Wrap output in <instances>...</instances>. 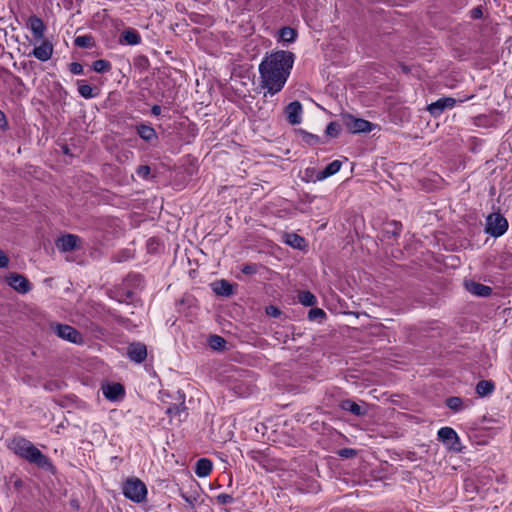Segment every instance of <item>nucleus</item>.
<instances>
[{
	"label": "nucleus",
	"mask_w": 512,
	"mask_h": 512,
	"mask_svg": "<svg viewBox=\"0 0 512 512\" xmlns=\"http://www.w3.org/2000/svg\"><path fill=\"white\" fill-rule=\"evenodd\" d=\"M345 125L351 133H365L372 131L373 124L365 119L355 118L351 115L345 118Z\"/></svg>",
	"instance_id": "6e6552de"
},
{
	"label": "nucleus",
	"mask_w": 512,
	"mask_h": 512,
	"mask_svg": "<svg viewBox=\"0 0 512 512\" xmlns=\"http://www.w3.org/2000/svg\"><path fill=\"white\" fill-rule=\"evenodd\" d=\"M509 224L507 219L499 213L490 214L486 219L485 232L498 238L506 233Z\"/></svg>",
	"instance_id": "20e7f679"
},
{
	"label": "nucleus",
	"mask_w": 512,
	"mask_h": 512,
	"mask_svg": "<svg viewBox=\"0 0 512 512\" xmlns=\"http://www.w3.org/2000/svg\"><path fill=\"white\" fill-rule=\"evenodd\" d=\"M495 384L491 380H481L476 384L475 391L478 396L486 397L493 393Z\"/></svg>",
	"instance_id": "4be33fe9"
},
{
	"label": "nucleus",
	"mask_w": 512,
	"mask_h": 512,
	"mask_svg": "<svg viewBox=\"0 0 512 512\" xmlns=\"http://www.w3.org/2000/svg\"><path fill=\"white\" fill-rule=\"evenodd\" d=\"M92 69L97 73H106L111 70V63L107 60L99 59L92 63Z\"/></svg>",
	"instance_id": "c85d7f7f"
},
{
	"label": "nucleus",
	"mask_w": 512,
	"mask_h": 512,
	"mask_svg": "<svg viewBox=\"0 0 512 512\" xmlns=\"http://www.w3.org/2000/svg\"><path fill=\"white\" fill-rule=\"evenodd\" d=\"M465 287L471 294L479 297H489L492 294L490 286L481 284L479 282L470 281L466 282Z\"/></svg>",
	"instance_id": "4468645a"
},
{
	"label": "nucleus",
	"mask_w": 512,
	"mask_h": 512,
	"mask_svg": "<svg viewBox=\"0 0 512 512\" xmlns=\"http://www.w3.org/2000/svg\"><path fill=\"white\" fill-rule=\"evenodd\" d=\"M69 70L72 74L80 75L83 73V66L78 62H72L69 64Z\"/></svg>",
	"instance_id": "58836bf2"
},
{
	"label": "nucleus",
	"mask_w": 512,
	"mask_h": 512,
	"mask_svg": "<svg viewBox=\"0 0 512 512\" xmlns=\"http://www.w3.org/2000/svg\"><path fill=\"white\" fill-rule=\"evenodd\" d=\"M342 162L334 160L329 163L323 170L318 171L316 174V181H323L326 178L336 174L341 169Z\"/></svg>",
	"instance_id": "dca6fc26"
},
{
	"label": "nucleus",
	"mask_w": 512,
	"mask_h": 512,
	"mask_svg": "<svg viewBox=\"0 0 512 512\" xmlns=\"http://www.w3.org/2000/svg\"><path fill=\"white\" fill-rule=\"evenodd\" d=\"M6 282L18 293L25 294L31 290V284L28 279L18 273L11 272L6 276Z\"/></svg>",
	"instance_id": "0eeeda50"
},
{
	"label": "nucleus",
	"mask_w": 512,
	"mask_h": 512,
	"mask_svg": "<svg viewBox=\"0 0 512 512\" xmlns=\"http://www.w3.org/2000/svg\"><path fill=\"white\" fill-rule=\"evenodd\" d=\"M302 134V139L305 143H307L308 145H317V144H320L321 143V139L319 136L317 135H314L312 133H308V132H305V131H302L301 132Z\"/></svg>",
	"instance_id": "2f4dec72"
},
{
	"label": "nucleus",
	"mask_w": 512,
	"mask_h": 512,
	"mask_svg": "<svg viewBox=\"0 0 512 512\" xmlns=\"http://www.w3.org/2000/svg\"><path fill=\"white\" fill-rule=\"evenodd\" d=\"M266 313L269 316L278 317L281 314V311L277 307L271 305L266 308Z\"/></svg>",
	"instance_id": "79ce46f5"
},
{
	"label": "nucleus",
	"mask_w": 512,
	"mask_h": 512,
	"mask_svg": "<svg viewBox=\"0 0 512 512\" xmlns=\"http://www.w3.org/2000/svg\"><path fill=\"white\" fill-rule=\"evenodd\" d=\"M132 296H133V292H131V291H126V298L124 299V298L121 296V297L117 298V300H118L119 302H123V301H125V300H127V299H131V298H132Z\"/></svg>",
	"instance_id": "de8ad7c7"
},
{
	"label": "nucleus",
	"mask_w": 512,
	"mask_h": 512,
	"mask_svg": "<svg viewBox=\"0 0 512 512\" xmlns=\"http://www.w3.org/2000/svg\"><path fill=\"white\" fill-rule=\"evenodd\" d=\"M35 58L40 61H47L51 58L53 54V45L44 40L39 46L35 47L31 53Z\"/></svg>",
	"instance_id": "ddd939ff"
},
{
	"label": "nucleus",
	"mask_w": 512,
	"mask_h": 512,
	"mask_svg": "<svg viewBox=\"0 0 512 512\" xmlns=\"http://www.w3.org/2000/svg\"><path fill=\"white\" fill-rule=\"evenodd\" d=\"M9 265V258L4 253L2 249H0V268H6Z\"/></svg>",
	"instance_id": "a19ab883"
},
{
	"label": "nucleus",
	"mask_w": 512,
	"mask_h": 512,
	"mask_svg": "<svg viewBox=\"0 0 512 512\" xmlns=\"http://www.w3.org/2000/svg\"><path fill=\"white\" fill-rule=\"evenodd\" d=\"M8 447L17 456L37 465L39 468L45 470H51L53 468L50 459L26 438L20 436L14 437Z\"/></svg>",
	"instance_id": "f03ea898"
},
{
	"label": "nucleus",
	"mask_w": 512,
	"mask_h": 512,
	"mask_svg": "<svg viewBox=\"0 0 512 512\" xmlns=\"http://www.w3.org/2000/svg\"><path fill=\"white\" fill-rule=\"evenodd\" d=\"M140 178L147 179L151 174V168L148 165H141L136 170Z\"/></svg>",
	"instance_id": "e433bc0d"
},
{
	"label": "nucleus",
	"mask_w": 512,
	"mask_h": 512,
	"mask_svg": "<svg viewBox=\"0 0 512 512\" xmlns=\"http://www.w3.org/2000/svg\"><path fill=\"white\" fill-rule=\"evenodd\" d=\"M180 495L184 499V501L189 505V507L194 508L198 500V494H187L182 492Z\"/></svg>",
	"instance_id": "c9c22d12"
},
{
	"label": "nucleus",
	"mask_w": 512,
	"mask_h": 512,
	"mask_svg": "<svg viewBox=\"0 0 512 512\" xmlns=\"http://www.w3.org/2000/svg\"><path fill=\"white\" fill-rule=\"evenodd\" d=\"M80 238L73 234H67L60 237L57 242V248L63 252H70L78 248Z\"/></svg>",
	"instance_id": "f8f14e48"
},
{
	"label": "nucleus",
	"mask_w": 512,
	"mask_h": 512,
	"mask_svg": "<svg viewBox=\"0 0 512 512\" xmlns=\"http://www.w3.org/2000/svg\"><path fill=\"white\" fill-rule=\"evenodd\" d=\"M74 44L80 48H91L94 45L93 37L91 35L77 36Z\"/></svg>",
	"instance_id": "c756f323"
},
{
	"label": "nucleus",
	"mask_w": 512,
	"mask_h": 512,
	"mask_svg": "<svg viewBox=\"0 0 512 512\" xmlns=\"http://www.w3.org/2000/svg\"><path fill=\"white\" fill-rule=\"evenodd\" d=\"M123 494L135 503H142L147 498V487L139 478H129L123 484Z\"/></svg>",
	"instance_id": "7ed1b4c3"
},
{
	"label": "nucleus",
	"mask_w": 512,
	"mask_h": 512,
	"mask_svg": "<svg viewBox=\"0 0 512 512\" xmlns=\"http://www.w3.org/2000/svg\"><path fill=\"white\" fill-rule=\"evenodd\" d=\"M119 42L126 45H138L141 42V36L137 30L128 28L121 33Z\"/></svg>",
	"instance_id": "f3484780"
},
{
	"label": "nucleus",
	"mask_w": 512,
	"mask_h": 512,
	"mask_svg": "<svg viewBox=\"0 0 512 512\" xmlns=\"http://www.w3.org/2000/svg\"><path fill=\"white\" fill-rule=\"evenodd\" d=\"M472 16H473V18H480L482 16L481 8H479V7L478 8H474L472 10Z\"/></svg>",
	"instance_id": "a18cd8bd"
},
{
	"label": "nucleus",
	"mask_w": 512,
	"mask_h": 512,
	"mask_svg": "<svg viewBox=\"0 0 512 512\" xmlns=\"http://www.w3.org/2000/svg\"><path fill=\"white\" fill-rule=\"evenodd\" d=\"M136 132L139 137L146 142H153L158 139L155 129L144 123L136 125Z\"/></svg>",
	"instance_id": "2eb2a0df"
},
{
	"label": "nucleus",
	"mask_w": 512,
	"mask_h": 512,
	"mask_svg": "<svg viewBox=\"0 0 512 512\" xmlns=\"http://www.w3.org/2000/svg\"><path fill=\"white\" fill-rule=\"evenodd\" d=\"M212 468L213 463L210 459L200 458L195 465V474L200 478L207 477L211 473Z\"/></svg>",
	"instance_id": "aec40b11"
},
{
	"label": "nucleus",
	"mask_w": 512,
	"mask_h": 512,
	"mask_svg": "<svg viewBox=\"0 0 512 512\" xmlns=\"http://www.w3.org/2000/svg\"><path fill=\"white\" fill-rule=\"evenodd\" d=\"M0 129H2V130L8 129V121H7L6 115L1 110H0Z\"/></svg>",
	"instance_id": "37998d69"
},
{
	"label": "nucleus",
	"mask_w": 512,
	"mask_h": 512,
	"mask_svg": "<svg viewBox=\"0 0 512 512\" xmlns=\"http://www.w3.org/2000/svg\"><path fill=\"white\" fill-rule=\"evenodd\" d=\"M287 120L290 124L296 125L301 122L302 119V105L299 101H293L289 103L285 109Z\"/></svg>",
	"instance_id": "9b49d317"
},
{
	"label": "nucleus",
	"mask_w": 512,
	"mask_h": 512,
	"mask_svg": "<svg viewBox=\"0 0 512 512\" xmlns=\"http://www.w3.org/2000/svg\"><path fill=\"white\" fill-rule=\"evenodd\" d=\"M13 485H14V487H15L17 490H20V489L23 487L24 483H23V481H22L20 478H17V479L14 481Z\"/></svg>",
	"instance_id": "49530a36"
},
{
	"label": "nucleus",
	"mask_w": 512,
	"mask_h": 512,
	"mask_svg": "<svg viewBox=\"0 0 512 512\" xmlns=\"http://www.w3.org/2000/svg\"><path fill=\"white\" fill-rule=\"evenodd\" d=\"M326 317V313L321 308H312L308 312L309 320H318L321 322Z\"/></svg>",
	"instance_id": "473e14b6"
},
{
	"label": "nucleus",
	"mask_w": 512,
	"mask_h": 512,
	"mask_svg": "<svg viewBox=\"0 0 512 512\" xmlns=\"http://www.w3.org/2000/svg\"><path fill=\"white\" fill-rule=\"evenodd\" d=\"M257 268V264L249 263L242 266L241 272L246 275H253L257 273Z\"/></svg>",
	"instance_id": "4c0bfd02"
},
{
	"label": "nucleus",
	"mask_w": 512,
	"mask_h": 512,
	"mask_svg": "<svg viewBox=\"0 0 512 512\" xmlns=\"http://www.w3.org/2000/svg\"><path fill=\"white\" fill-rule=\"evenodd\" d=\"M210 348L213 350L221 351L225 349L226 340L219 335H211L208 340Z\"/></svg>",
	"instance_id": "bb28decb"
},
{
	"label": "nucleus",
	"mask_w": 512,
	"mask_h": 512,
	"mask_svg": "<svg viewBox=\"0 0 512 512\" xmlns=\"http://www.w3.org/2000/svg\"><path fill=\"white\" fill-rule=\"evenodd\" d=\"M213 291L217 295L230 296L233 293V288L228 281L220 280L214 284Z\"/></svg>",
	"instance_id": "5701e85b"
},
{
	"label": "nucleus",
	"mask_w": 512,
	"mask_h": 512,
	"mask_svg": "<svg viewBox=\"0 0 512 512\" xmlns=\"http://www.w3.org/2000/svg\"><path fill=\"white\" fill-rule=\"evenodd\" d=\"M445 404L449 409H451L454 412H459V411L465 409L466 407H468V405L464 404V401L462 400V398L457 397V396L448 397L445 400Z\"/></svg>",
	"instance_id": "b1692460"
},
{
	"label": "nucleus",
	"mask_w": 512,
	"mask_h": 512,
	"mask_svg": "<svg viewBox=\"0 0 512 512\" xmlns=\"http://www.w3.org/2000/svg\"><path fill=\"white\" fill-rule=\"evenodd\" d=\"M151 113L154 115V116H159L161 114V107L159 105H154L152 106L151 108Z\"/></svg>",
	"instance_id": "c03bdc74"
},
{
	"label": "nucleus",
	"mask_w": 512,
	"mask_h": 512,
	"mask_svg": "<svg viewBox=\"0 0 512 512\" xmlns=\"http://www.w3.org/2000/svg\"><path fill=\"white\" fill-rule=\"evenodd\" d=\"M54 333L63 340H67L74 344H80L83 341L81 333L74 327L67 324H52Z\"/></svg>",
	"instance_id": "423d86ee"
},
{
	"label": "nucleus",
	"mask_w": 512,
	"mask_h": 512,
	"mask_svg": "<svg viewBox=\"0 0 512 512\" xmlns=\"http://www.w3.org/2000/svg\"><path fill=\"white\" fill-rule=\"evenodd\" d=\"M438 440L441 441L449 450L460 452L462 450L461 442L456 431L451 427H442L437 433Z\"/></svg>",
	"instance_id": "39448f33"
},
{
	"label": "nucleus",
	"mask_w": 512,
	"mask_h": 512,
	"mask_svg": "<svg viewBox=\"0 0 512 512\" xmlns=\"http://www.w3.org/2000/svg\"><path fill=\"white\" fill-rule=\"evenodd\" d=\"M456 104V99L452 97H442L428 105V111L434 117H439L445 109L453 108Z\"/></svg>",
	"instance_id": "1a4fd4ad"
},
{
	"label": "nucleus",
	"mask_w": 512,
	"mask_h": 512,
	"mask_svg": "<svg viewBox=\"0 0 512 512\" xmlns=\"http://www.w3.org/2000/svg\"><path fill=\"white\" fill-rule=\"evenodd\" d=\"M103 394L109 400H116L124 394V388L120 383L108 384L103 387Z\"/></svg>",
	"instance_id": "412c9836"
},
{
	"label": "nucleus",
	"mask_w": 512,
	"mask_h": 512,
	"mask_svg": "<svg viewBox=\"0 0 512 512\" xmlns=\"http://www.w3.org/2000/svg\"><path fill=\"white\" fill-rule=\"evenodd\" d=\"M357 452L354 449L351 448H344L339 451V455L344 458H352L356 456Z\"/></svg>",
	"instance_id": "ea45409f"
},
{
	"label": "nucleus",
	"mask_w": 512,
	"mask_h": 512,
	"mask_svg": "<svg viewBox=\"0 0 512 512\" xmlns=\"http://www.w3.org/2000/svg\"><path fill=\"white\" fill-rule=\"evenodd\" d=\"M216 501L220 505H229L234 502V498L230 494L220 493L215 497Z\"/></svg>",
	"instance_id": "72a5a7b5"
},
{
	"label": "nucleus",
	"mask_w": 512,
	"mask_h": 512,
	"mask_svg": "<svg viewBox=\"0 0 512 512\" xmlns=\"http://www.w3.org/2000/svg\"><path fill=\"white\" fill-rule=\"evenodd\" d=\"M298 301L307 307L314 306L317 302V299L313 293L310 291H300L298 293Z\"/></svg>",
	"instance_id": "a878e982"
},
{
	"label": "nucleus",
	"mask_w": 512,
	"mask_h": 512,
	"mask_svg": "<svg viewBox=\"0 0 512 512\" xmlns=\"http://www.w3.org/2000/svg\"><path fill=\"white\" fill-rule=\"evenodd\" d=\"M325 132L330 137H337L340 132L339 124L336 122H330L327 125Z\"/></svg>",
	"instance_id": "f704fd0d"
},
{
	"label": "nucleus",
	"mask_w": 512,
	"mask_h": 512,
	"mask_svg": "<svg viewBox=\"0 0 512 512\" xmlns=\"http://www.w3.org/2000/svg\"><path fill=\"white\" fill-rule=\"evenodd\" d=\"M127 355L130 360L142 363L147 357V348L142 343H131L127 348Z\"/></svg>",
	"instance_id": "9d476101"
},
{
	"label": "nucleus",
	"mask_w": 512,
	"mask_h": 512,
	"mask_svg": "<svg viewBox=\"0 0 512 512\" xmlns=\"http://www.w3.org/2000/svg\"><path fill=\"white\" fill-rule=\"evenodd\" d=\"M78 92L82 97L86 99L94 98L96 96L94 93V88L89 84L83 83L82 81H78Z\"/></svg>",
	"instance_id": "cd10ccee"
},
{
	"label": "nucleus",
	"mask_w": 512,
	"mask_h": 512,
	"mask_svg": "<svg viewBox=\"0 0 512 512\" xmlns=\"http://www.w3.org/2000/svg\"><path fill=\"white\" fill-rule=\"evenodd\" d=\"M340 408L344 411H348L355 416H364L367 410L350 399H344L339 404Z\"/></svg>",
	"instance_id": "6ab92c4d"
},
{
	"label": "nucleus",
	"mask_w": 512,
	"mask_h": 512,
	"mask_svg": "<svg viewBox=\"0 0 512 512\" xmlns=\"http://www.w3.org/2000/svg\"><path fill=\"white\" fill-rule=\"evenodd\" d=\"M294 63V54L289 51H276L266 55L259 64L260 86L265 89L264 96H273L280 92Z\"/></svg>",
	"instance_id": "f257e3e1"
},
{
	"label": "nucleus",
	"mask_w": 512,
	"mask_h": 512,
	"mask_svg": "<svg viewBox=\"0 0 512 512\" xmlns=\"http://www.w3.org/2000/svg\"><path fill=\"white\" fill-rule=\"evenodd\" d=\"M28 24L35 39L40 40L44 37L45 25L42 19L37 16H31Z\"/></svg>",
	"instance_id": "a211bd4d"
},
{
	"label": "nucleus",
	"mask_w": 512,
	"mask_h": 512,
	"mask_svg": "<svg viewBox=\"0 0 512 512\" xmlns=\"http://www.w3.org/2000/svg\"><path fill=\"white\" fill-rule=\"evenodd\" d=\"M285 243L297 249L305 247V239L295 233L286 234Z\"/></svg>",
	"instance_id": "393cba45"
},
{
	"label": "nucleus",
	"mask_w": 512,
	"mask_h": 512,
	"mask_svg": "<svg viewBox=\"0 0 512 512\" xmlns=\"http://www.w3.org/2000/svg\"><path fill=\"white\" fill-rule=\"evenodd\" d=\"M297 33L291 27H283L280 30V38L285 42H293L296 39Z\"/></svg>",
	"instance_id": "7c9ffc66"
}]
</instances>
